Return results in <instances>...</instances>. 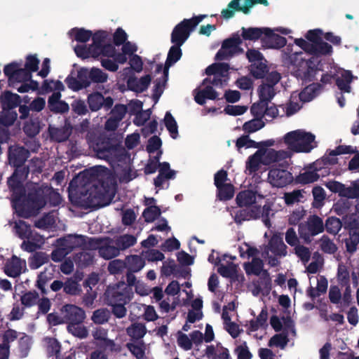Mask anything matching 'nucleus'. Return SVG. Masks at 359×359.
Here are the masks:
<instances>
[{
    "label": "nucleus",
    "mask_w": 359,
    "mask_h": 359,
    "mask_svg": "<svg viewBox=\"0 0 359 359\" xmlns=\"http://www.w3.org/2000/svg\"><path fill=\"white\" fill-rule=\"evenodd\" d=\"M320 29L309 30L303 39H294V43L304 50L294 51L292 46H288L283 51V59L285 64L292 66L294 75L304 81H310L315 78L316 73L321 70L320 56L330 54L332 46L321 41Z\"/></svg>",
    "instance_id": "obj_1"
},
{
    "label": "nucleus",
    "mask_w": 359,
    "mask_h": 359,
    "mask_svg": "<svg viewBox=\"0 0 359 359\" xmlns=\"http://www.w3.org/2000/svg\"><path fill=\"white\" fill-rule=\"evenodd\" d=\"M111 36L107 32L100 31L95 33L93 36V43L87 46L86 45H78L75 46L74 51L77 56L82 58L90 57H97L104 56L107 57H114L120 64H124L130 57L137 50V47L135 43L130 41L123 43L121 53H116L114 46L110 43Z\"/></svg>",
    "instance_id": "obj_2"
},
{
    "label": "nucleus",
    "mask_w": 359,
    "mask_h": 359,
    "mask_svg": "<svg viewBox=\"0 0 359 359\" xmlns=\"http://www.w3.org/2000/svg\"><path fill=\"white\" fill-rule=\"evenodd\" d=\"M21 170L17 169L13 175L9 178L8 183L13 191L12 195V205L15 212L20 217H28L32 214V211L27 209V206L29 205L33 209L39 210L43 208L46 204V200L42 196V194H49L54 197L55 201L53 203L54 205L59 204L61 201L60 196L48 188H46L45 190H39L36 193V198H32V202H27L25 203L24 189L22 182L20 180V175ZM25 172H22V175Z\"/></svg>",
    "instance_id": "obj_3"
},
{
    "label": "nucleus",
    "mask_w": 359,
    "mask_h": 359,
    "mask_svg": "<svg viewBox=\"0 0 359 359\" xmlns=\"http://www.w3.org/2000/svg\"><path fill=\"white\" fill-rule=\"evenodd\" d=\"M229 69V65L226 63L212 64L206 69L207 75L212 76L213 78L209 80L205 79L203 83L195 90V100L197 103L203 104L206 98L213 100L217 97V93L209 84L212 82L215 86L222 85L223 81H226Z\"/></svg>",
    "instance_id": "obj_4"
},
{
    "label": "nucleus",
    "mask_w": 359,
    "mask_h": 359,
    "mask_svg": "<svg viewBox=\"0 0 359 359\" xmlns=\"http://www.w3.org/2000/svg\"><path fill=\"white\" fill-rule=\"evenodd\" d=\"M280 141L287 147L286 151L293 153H309L318 145L316 135L304 129H297L285 133Z\"/></svg>",
    "instance_id": "obj_5"
},
{
    "label": "nucleus",
    "mask_w": 359,
    "mask_h": 359,
    "mask_svg": "<svg viewBox=\"0 0 359 359\" xmlns=\"http://www.w3.org/2000/svg\"><path fill=\"white\" fill-rule=\"evenodd\" d=\"M181 55L180 46L175 44L169 50L165 67H163L161 64L155 65L156 74L158 75V77L154 81V97L156 99H158L163 91L167 81L169 67L179 60Z\"/></svg>",
    "instance_id": "obj_6"
},
{
    "label": "nucleus",
    "mask_w": 359,
    "mask_h": 359,
    "mask_svg": "<svg viewBox=\"0 0 359 359\" xmlns=\"http://www.w3.org/2000/svg\"><path fill=\"white\" fill-rule=\"evenodd\" d=\"M15 232L22 239H27L22 243V248L26 251L32 252L39 248L43 243V238L39 235H32L30 226L25 222L19 220L15 222Z\"/></svg>",
    "instance_id": "obj_7"
},
{
    "label": "nucleus",
    "mask_w": 359,
    "mask_h": 359,
    "mask_svg": "<svg viewBox=\"0 0 359 359\" xmlns=\"http://www.w3.org/2000/svg\"><path fill=\"white\" fill-rule=\"evenodd\" d=\"M319 85L313 83L306 86L301 93L294 92L291 95L290 101L286 107V114L291 116L296 113L301 108V104L297 102L298 99L301 102H309L318 94Z\"/></svg>",
    "instance_id": "obj_8"
},
{
    "label": "nucleus",
    "mask_w": 359,
    "mask_h": 359,
    "mask_svg": "<svg viewBox=\"0 0 359 359\" xmlns=\"http://www.w3.org/2000/svg\"><path fill=\"white\" fill-rule=\"evenodd\" d=\"M205 15H199L189 20H184L173 29L171 34V41L181 46L189 38L190 32L201 22Z\"/></svg>",
    "instance_id": "obj_9"
},
{
    "label": "nucleus",
    "mask_w": 359,
    "mask_h": 359,
    "mask_svg": "<svg viewBox=\"0 0 359 359\" xmlns=\"http://www.w3.org/2000/svg\"><path fill=\"white\" fill-rule=\"evenodd\" d=\"M287 246L283 241V238L275 233L269 241L268 246L262 254L264 259H268L271 266L278 264V258L285 257L287 255Z\"/></svg>",
    "instance_id": "obj_10"
},
{
    "label": "nucleus",
    "mask_w": 359,
    "mask_h": 359,
    "mask_svg": "<svg viewBox=\"0 0 359 359\" xmlns=\"http://www.w3.org/2000/svg\"><path fill=\"white\" fill-rule=\"evenodd\" d=\"M120 79L126 81L128 88L136 93H142L146 90L151 81V75L147 74L137 78L135 74H131V69L123 68L118 72Z\"/></svg>",
    "instance_id": "obj_11"
},
{
    "label": "nucleus",
    "mask_w": 359,
    "mask_h": 359,
    "mask_svg": "<svg viewBox=\"0 0 359 359\" xmlns=\"http://www.w3.org/2000/svg\"><path fill=\"white\" fill-rule=\"evenodd\" d=\"M325 185L330 191L340 196L351 199L359 198V178L350 182L347 185L334 180L325 182Z\"/></svg>",
    "instance_id": "obj_12"
},
{
    "label": "nucleus",
    "mask_w": 359,
    "mask_h": 359,
    "mask_svg": "<svg viewBox=\"0 0 359 359\" xmlns=\"http://www.w3.org/2000/svg\"><path fill=\"white\" fill-rule=\"evenodd\" d=\"M276 32L287 35L290 34L292 30L283 27H276L274 29L266 27L265 35L262 39L264 47L278 49L285 45V38L276 34Z\"/></svg>",
    "instance_id": "obj_13"
},
{
    "label": "nucleus",
    "mask_w": 359,
    "mask_h": 359,
    "mask_svg": "<svg viewBox=\"0 0 359 359\" xmlns=\"http://www.w3.org/2000/svg\"><path fill=\"white\" fill-rule=\"evenodd\" d=\"M5 75L8 79L9 85L15 87L20 83L29 81L32 74L25 69L22 68V65L17 62H13L4 67Z\"/></svg>",
    "instance_id": "obj_14"
},
{
    "label": "nucleus",
    "mask_w": 359,
    "mask_h": 359,
    "mask_svg": "<svg viewBox=\"0 0 359 359\" xmlns=\"http://www.w3.org/2000/svg\"><path fill=\"white\" fill-rule=\"evenodd\" d=\"M293 181V176L290 172L284 168L273 166L270 168L268 173V182L276 187H283Z\"/></svg>",
    "instance_id": "obj_15"
},
{
    "label": "nucleus",
    "mask_w": 359,
    "mask_h": 359,
    "mask_svg": "<svg viewBox=\"0 0 359 359\" xmlns=\"http://www.w3.org/2000/svg\"><path fill=\"white\" fill-rule=\"evenodd\" d=\"M133 297L132 288L130 286L124 287L123 292H116L113 296L111 303L113 307V313L118 318H122L126 315V309L124 304L129 302Z\"/></svg>",
    "instance_id": "obj_16"
},
{
    "label": "nucleus",
    "mask_w": 359,
    "mask_h": 359,
    "mask_svg": "<svg viewBox=\"0 0 359 359\" xmlns=\"http://www.w3.org/2000/svg\"><path fill=\"white\" fill-rule=\"evenodd\" d=\"M256 3L267 5L266 0H233L226 8L222 10V15L224 18L233 17L235 11H241L244 13H248L250 8Z\"/></svg>",
    "instance_id": "obj_17"
},
{
    "label": "nucleus",
    "mask_w": 359,
    "mask_h": 359,
    "mask_svg": "<svg viewBox=\"0 0 359 359\" xmlns=\"http://www.w3.org/2000/svg\"><path fill=\"white\" fill-rule=\"evenodd\" d=\"M241 43V39L238 34H235L232 37L225 40L221 49L216 55L217 60H226L233 55L240 52L239 46Z\"/></svg>",
    "instance_id": "obj_18"
},
{
    "label": "nucleus",
    "mask_w": 359,
    "mask_h": 359,
    "mask_svg": "<svg viewBox=\"0 0 359 359\" xmlns=\"http://www.w3.org/2000/svg\"><path fill=\"white\" fill-rule=\"evenodd\" d=\"M80 78L84 86L90 85L91 82L102 83L108 79V74L102 69L96 67L81 68Z\"/></svg>",
    "instance_id": "obj_19"
},
{
    "label": "nucleus",
    "mask_w": 359,
    "mask_h": 359,
    "mask_svg": "<svg viewBox=\"0 0 359 359\" xmlns=\"http://www.w3.org/2000/svg\"><path fill=\"white\" fill-rule=\"evenodd\" d=\"M258 151L262 157L263 165H269L290 158V151L269 148H259Z\"/></svg>",
    "instance_id": "obj_20"
},
{
    "label": "nucleus",
    "mask_w": 359,
    "mask_h": 359,
    "mask_svg": "<svg viewBox=\"0 0 359 359\" xmlns=\"http://www.w3.org/2000/svg\"><path fill=\"white\" fill-rule=\"evenodd\" d=\"M323 230V220L317 217H310L306 224L299 226V231L300 236L307 240L310 236L317 235Z\"/></svg>",
    "instance_id": "obj_21"
},
{
    "label": "nucleus",
    "mask_w": 359,
    "mask_h": 359,
    "mask_svg": "<svg viewBox=\"0 0 359 359\" xmlns=\"http://www.w3.org/2000/svg\"><path fill=\"white\" fill-rule=\"evenodd\" d=\"M288 326L284 327V332L273 335L269 341L268 346L273 349L278 348L283 350L287 345L289 341L288 334L290 333L294 334V324L288 322Z\"/></svg>",
    "instance_id": "obj_22"
},
{
    "label": "nucleus",
    "mask_w": 359,
    "mask_h": 359,
    "mask_svg": "<svg viewBox=\"0 0 359 359\" xmlns=\"http://www.w3.org/2000/svg\"><path fill=\"white\" fill-rule=\"evenodd\" d=\"M17 116L13 110L2 109L0 114V142H6L8 139L7 127L14 123Z\"/></svg>",
    "instance_id": "obj_23"
},
{
    "label": "nucleus",
    "mask_w": 359,
    "mask_h": 359,
    "mask_svg": "<svg viewBox=\"0 0 359 359\" xmlns=\"http://www.w3.org/2000/svg\"><path fill=\"white\" fill-rule=\"evenodd\" d=\"M27 270L26 262L24 259L13 256L8 259L4 266V272L10 277L15 278Z\"/></svg>",
    "instance_id": "obj_24"
},
{
    "label": "nucleus",
    "mask_w": 359,
    "mask_h": 359,
    "mask_svg": "<svg viewBox=\"0 0 359 359\" xmlns=\"http://www.w3.org/2000/svg\"><path fill=\"white\" fill-rule=\"evenodd\" d=\"M309 280L310 287L307 290V294L311 298L318 297L327 291L328 283L324 276L309 277Z\"/></svg>",
    "instance_id": "obj_25"
},
{
    "label": "nucleus",
    "mask_w": 359,
    "mask_h": 359,
    "mask_svg": "<svg viewBox=\"0 0 359 359\" xmlns=\"http://www.w3.org/2000/svg\"><path fill=\"white\" fill-rule=\"evenodd\" d=\"M93 243H95L93 246H97L99 249L100 255L104 259H111L119 254V249L116 245V242L109 240H104L100 243L96 240H92Z\"/></svg>",
    "instance_id": "obj_26"
},
{
    "label": "nucleus",
    "mask_w": 359,
    "mask_h": 359,
    "mask_svg": "<svg viewBox=\"0 0 359 359\" xmlns=\"http://www.w3.org/2000/svg\"><path fill=\"white\" fill-rule=\"evenodd\" d=\"M62 315L64 316L65 323L69 325L74 323H82L85 318V312L74 305H66L62 309Z\"/></svg>",
    "instance_id": "obj_27"
},
{
    "label": "nucleus",
    "mask_w": 359,
    "mask_h": 359,
    "mask_svg": "<svg viewBox=\"0 0 359 359\" xmlns=\"http://www.w3.org/2000/svg\"><path fill=\"white\" fill-rule=\"evenodd\" d=\"M88 102L92 111H97L102 106L107 109L110 108L113 105L114 100L111 97H104L100 93H94L89 95Z\"/></svg>",
    "instance_id": "obj_28"
},
{
    "label": "nucleus",
    "mask_w": 359,
    "mask_h": 359,
    "mask_svg": "<svg viewBox=\"0 0 359 359\" xmlns=\"http://www.w3.org/2000/svg\"><path fill=\"white\" fill-rule=\"evenodd\" d=\"M262 200L263 198L261 195L250 190L239 193L236 197L237 203L240 206H252V209H254L253 206L259 204Z\"/></svg>",
    "instance_id": "obj_29"
},
{
    "label": "nucleus",
    "mask_w": 359,
    "mask_h": 359,
    "mask_svg": "<svg viewBox=\"0 0 359 359\" xmlns=\"http://www.w3.org/2000/svg\"><path fill=\"white\" fill-rule=\"evenodd\" d=\"M334 75L339 89L342 92L349 93L351 90L349 84L354 79L351 72L338 68Z\"/></svg>",
    "instance_id": "obj_30"
},
{
    "label": "nucleus",
    "mask_w": 359,
    "mask_h": 359,
    "mask_svg": "<svg viewBox=\"0 0 359 359\" xmlns=\"http://www.w3.org/2000/svg\"><path fill=\"white\" fill-rule=\"evenodd\" d=\"M319 163L315 162L310 168L306 169L302 173L297 177V181L302 184L312 183L318 180L320 174L318 172Z\"/></svg>",
    "instance_id": "obj_31"
},
{
    "label": "nucleus",
    "mask_w": 359,
    "mask_h": 359,
    "mask_svg": "<svg viewBox=\"0 0 359 359\" xmlns=\"http://www.w3.org/2000/svg\"><path fill=\"white\" fill-rule=\"evenodd\" d=\"M61 94L59 92L53 93L48 99V107L53 111L64 113L69 110V105L60 100Z\"/></svg>",
    "instance_id": "obj_32"
},
{
    "label": "nucleus",
    "mask_w": 359,
    "mask_h": 359,
    "mask_svg": "<svg viewBox=\"0 0 359 359\" xmlns=\"http://www.w3.org/2000/svg\"><path fill=\"white\" fill-rule=\"evenodd\" d=\"M0 101L2 109L13 110L20 102V97L11 92L6 91L1 94Z\"/></svg>",
    "instance_id": "obj_33"
},
{
    "label": "nucleus",
    "mask_w": 359,
    "mask_h": 359,
    "mask_svg": "<svg viewBox=\"0 0 359 359\" xmlns=\"http://www.w3.org/2000/svg\"><path fill=\"white\" fill-rule=\"evenodd\" d=\"M206 355L211 359H229V353L227 348L220 344L208 346L205 350Z\"/></svg>",
    "instance_id": "obj_34"
},
{
    "label": "nucleus",
    "mask_w": 359,
    "mask_h": 359,
    "mask_svg": "<svg viewBox=\"0 0 359 359\" xmlns=\"http://www.w3.org/2000/svg\"><path fill=\"white\" fill-rule=\"evenodd\" d=\"M347 250L353 252L356 250V247L359 243V224L354 222L350 226V237L346 240Z\"/></svg>",
    "instance_id": "obj_35"
},
{
    "label": "nucleus",
    "mask_w": 359,
    "mask_h": 359,
    "mask_svg": "<svg viewBox=\"0 0 359 359\" xmlns=\"http://www.w3.org/2000/svg\"><path fill=\"white\" fill-rule=\"evenodd\" d=\"M28 157V151L23 147H13L9 149V160L15 165L23 162Z\"/></svg>",
    "instance_id": "obj_36"
},
{
    "label": "nucleus",
    "mask_w": 359,
    "mask_h": 359,
    "mask_svg": "<svg viewBox=\"0 0 359 359\" xmlns=\"http://www.w3.org/2000/svg\"><path fill=\"white\" fill-rule=\"evenodd\" d=\"M263 165L262 157L258 150L253 154L248 157L246 161V172L249 174L255 172L259 170Z\"/></svg>",
    "instance_id": "obj_37"
},
{
    "label": "nucleus",
    "mask_w": 359,
    "mask_h": 359,
    "mask_svg": "<svg viewBox=\"0 0 359 359\" xmlns=\"http://www.w3.org/2000/svg\"><path fill=\"white\" fill-rule=\"evenodd\" d=\"M353 151V149L349 146H339L334 149L330 150L328 154L324 156V161L328 164H335L337 163L336 156L343 154H348Z\"/></svg>",
    "instance_id": "obj_38"
},
{
    "label": "nucleus",
    "mask_w": 359,
    "mask_h": 359,
    "mask_svg": "<svg viewBox=\"0 0 359 359\" xmlns=\"http://www.w3.org/2000/svg\"><path fill=\"white\" fill-rule=\"evenodd\" d=\"M17 337L15 331L9 330L6 331L4 335V343L0 345V359H8V346L10 341H13Z\"/></svg>",
    "instance_id": "obj_39"
},
{
    "label": "nucleus",
    "mask_w": 359,
    "mask_h": 359,
    "mask_svg": "<svg viewBox=\"0 0 359 359\" xmlns=\"http://www.w3.org/2000/svg\"><path fill=\"white\" fill-rule=\"evenodd\" d=\"M257 91L259 99L262 102H266L270 101L276 94L274 86H273V85H269V83H263L261 86H259Z\"/></svg>",
    "instance_id": "obj_40"
},
{
    "label": "nucleus",
    "mask_w": 359,
    "mask_h": 359,
    "mask_svg": "<svg viewBox=\"0 0 359 359\" xmlns=\"http://www.w3.org/2000/svg\"><path fill=\"white\" fill-rule=\"evenodd\" d=\"M266 27L258 28V27H250V28H242V36L245 40H257L260 38L262 35H265V30Z\"/></svg>",
    "instance_id": "obj_41"
},
{
    "label": "nucleus",
    "mask_w": 359,
    "mask_h": 359,
    "mask_svg": "<svg viewBox=\"0 0 359 359\" xmlns=\"http://www.w3.org/2000/svg\"><path fill=\"white\" fill-rule=\"evenodd\" d=\"M164 124L171 137L176 139L178 137V126L175 119L170 112H167L165 114L164 117Z\"/></svg>",
    "instance_id": "obj_42"
},
{
    "label": "nucleus",
    "mask_w": 359,
    "mask_h": 359,
    "mask_svg": "<svg viewBox=\"0 0 359 359\" xmlns=\"http://www.w3.org/2000/svg\"><path fill=\"white\" fill-rule=\"evenodd\" d=\"M64 89L62 83L57 80H46L42 85V90L45 93L59 92L60 93Z\"/></svg>",
    "instance_id": "obj_43"
},
{
    "label": "nucleus",
    "mask_w": 359,
    "mask_h": 359,
    "mask_svg": "<svg viewBox=\"0 0 359 359\" xmlns=\"http://www.w3.org/2000/svg\"><path fill=\"white\" fill-rule=\"evenodd\" d=\"M126 264L129 271L137 272L144 266V262L140 257L133 255L127 258Z\"/></svg>",
    "instance_id": "obj_44"
},
{
    "label": "nucleus",
    "mask_w": 359,
    "mask_h": 359,
    "mask_svg": "<svg viewBox=\"0 0 359 359\" xmlns=\"http://www.w3.org/2000/svg\"><path fill=\"white\" fill-rule=\"evenodd\" d=\"M69 35L78 41L86 42L92 36V33L83 29L74 28L69 32Z\"/></svg>",
    "instance_id": "obj_45"
},
{
    "label": "nucleus",
    "mask_w": 359,
    "mask_h": 359,
    "mask_svg": "<svg viewBox=\"0 0 359 359\" xmlns=\"http://www.w3.org/2000/svg\"><path fill=\"white\" fill-rule=\"evenodd\" d=\"M264 126V123L262 118H255L252 120L244 123L243 129L244 131L251 133H255Z\"/></svg>",
    "instance_id": "obj_46"
},
{
    "label": "nucleus",
    "mask_w": 359,
    "mask_h": 359,
    "mask_svg": "<svg viewBox=\"0 0 359 359\" xmlns=\"http://www.w3.org/2000/svg\"><path fill=\"white\" fill-rule=\"evenodd\" d=\"M259 217V212H255L254 209H251L250 212L247 210H241L238 211L235 215V221L241 223L242 221L250 220Z\"/></svg>",
    "instance_id": "obj_47"
},
{
    "label": "nucleus",
    "mask_w": 359,
    "mask_h": 359,
    "mask_svg": "<svg viewBox=\"0 0 359 359\" xmlns=\"http://www.w3.org/2000/svg\"><path fill=\"white\" fill-rule=\"evenodd\" d=\"M68 331L74 336L79 338H85L88 335V330L81 325V323H74L68 325Z\"/></svg>",
    "instance_id": "obj_48"
},
{
    "label": "nucleus",
    "mask_w": 359,
    "mask_h": 359,
    "mask_svg": "<svg viewBox=\"0 0 359 359\" xmlns=\"http://www.w3.org/2000/svg\"><path fill=\"white\" fill-rule=\"evenodd\" d=\"M253 208H255L254 210L255 212H259V217H262L265 225L269 227L271 226V224L269 217L271 215H273V213L272 212V210L271 209V207L269 205H264L262 208H261L257 205L253 206Z\"/></svg>",
    "instance_id": "obj_49"
},
{
    "label": "nucleus",
    "mask_w": 359,
    "mask_h": 359,
    "mask_svg": "<svg viewBox=\"0 0 359 359\" xmlns=\"http://www.w3.org/2000/svg\"><path fill=\"white\" fill-rule=\"evenodd\" d=\"M127 332L133 338L140 339L146 334V327L142 323H135L127 329Z\"/></svg>",
    "instance_id": "obj_50"
},
{
    "label": "nucleus",
    "mask_w": 359,
    "mask_h": 359,
    "mask_svg": "<svg viewBox=\"0 0 359 359\" xmlns=\"http://www.w3.org/2000/svg\"><path fill=\"white\" fill-rule=\"evenodd\" d=\"M250 73L256 79L263 78L266 72V65L264 61L258 63H253L250 65Z\"/></svg>",
    "instance_id": "obj_51"
},
{
    "label": "nucleus",
    "mask_w": 359,
    "mask_h": 359,
    "mask_svg": "<svg viewBox=\"0 0 359 359\" xmlns=\"http://www.w3.org/2000/svg\"><path fill=\"white\" fill-rule=\"evenodd\" d=\"M245 269L247 273L258 275L262 272L263 269L262 261L259 259L255 258L251 262L245 264Z\"/></svg>",
    "instance_id": "obj_52"
},
{
    "label": "nucleus",
    "mask_w": 359,
    "mask_h": 359,
    "mask_svg": "<svg viewBox=\"0 0 359 359\" xmlns=\"http://www.w3.org/2000/svg\"><path fill=\"white\" fill-rule=\"evenodd\" d=\"M218 189V196L221 200H229L231 198L234 194L233 187L230 183L224 184Z\"/></svg>",
    "instance_id": "obj_53"
},
{
    "label": "nucleus",
    "mask_w": 359,
    "mask_h": 359,
    "mask_svg": "<svg viewBox=\"0 0 359 359\" xmlns=\"http://www.w3.org/2000/svg\"><path fill=\"white\" fill-rule=\"evenodd\" d=\"M136 243V238L130 235H124L120 236L116 241V245L120 250L126 249L132 245H133Z\"/></svg>",
    "instance_id": "obj_54"
},
{
    "label": "nucleus",
    "mask_w": 359,
    "mask_h": 359,
    "mask_svg": "<svg viewBox=\"0 0 359 359\" xmlns=\"http://www.w3.org/2000/svg\"><path fill=\"white\" fill-rule=\"evenodd\" d=\"M177 343L178 346L184 351H189L192 348V342L190 336L178 332L177 334Z\"/></svg>",
    "instance_id": "obj_55"
},
{
    "label": "nucleus",
    "mask_w": 359,
    "mask_h": 359,
    "mask_svg": "<svg viewBox=\"0 0 359 359\" xmlns=\"http://www.w3.org/2000/svg\"><path fill=\"white\" fill-rule=\"evenodd\" d=\"M304 198V191L302 190H294L292 192L285 193L284 199L287 205H292L295 203L302 201Z\"/></svg>",
    "instance_id": "obj_56"
},
{
    "label": "nucleus",
    "mask_w": 359,
    "mask_h": 359,
    "mask_svg": "<svg viewBox=\"0 0 359 359\" xmlns=\"http://www.w3.org/2000/svg\"><path fill=\"white\" fill-rule=\"evenodd\" d=\"M128 69H131V74H134V72L140 73L143 69V62L142 58L137 55H133L129 57Z\"/></svg>",
    "instance_id": "obj_57"
},
{
    "label": "nucleus",
    "mask_w": 359,
    "mask_h": 359,
    "mask_svg": "<svg viewBox=\"0 0 359 359\" xmlns=\"http://www.w3.org/2000/svg\"><path fill=\"white\" fill-rule=\"evenodd\" d=\"M128 347L132 354L135 355L137 359H142L144 357L146 353V347L143 344H128Z\"/></svg>",
    "instance_id": "obj_58"
},
{
    "label": "nucleus",
    "mask_w": 359,
    "mask_h": 359,
    "mask_svg": "<svg viewBox=\"0 0 359 359\" xmlns=\"http://www.w3.org/2000/svg\"><path fill=\"white\" fill-rule=\"evenodd\" d=\"M20 83V85L19 86H18V85H15V87L14 88L21 93L34 91L39 88V83L35 81L31 80V79L29 80V81L22 82Z\"/></svg>",
    "instance_id": "obj_59"
},
{
    "label": "nucleus",
    "mask_w": 359,
    "mask_h": 359,
    "mask_svg": "<svg viewBox=\"0 0 359 359\" xmlns=\"http://www.w3.org/2000/svg\"><path fill=\"white\" fill-rule=\"evenodd\" d=\"M161 214L159 208L156 205L148 207L143 212V217L146 222H151L157 218Z\"/></svg>",
    "instance_id": "obj_60"
},
{
    "label": "nucleus",
    "mask_w": 359,
    "mask_h": 359,
    "mask_svg": "<svg viewBox=\"0 0 359 359\" xmlns=\"http://www.w3.org/2000/svg\"><path fill=\"white\" fill-rule=\"evenodd\" d=\"M291 322L293 324V322L290 319H280L277 316H273L271 318L270 323L271 327L276 331H280L283 330L284 332V327L288 326L289 323Z\"/></svg>",
    "instance_id": "obj_61"
},
{
    "label": "nucleus",
    "mask_w": 359,
    "mask_h": 359,
    "mask_svg": "<svg viewBox=\"0 0 359 359\" xmlns=\"http://www.w3.org/2000/svg\"><path fill=\"white\" fill-rule=\"evenodd\" d=\"M48 260V256L42 252L35 254L30 260V267L34 269L39 268L41 265L47 262Z\"/></svg>",
    "instance_id": "obj_62"
},
{
    "label": "nucleus",
    "mask_w": 359,
    "mask_h": 359,
    "mask_svg": "<svg viewBox=\"0 0 359 359\" xmlns=\"http://www.w3.org/2000/svg\"><path fill=\"white\" fill-rule=\"evenodd\" d=\"M218 272L224 277H233L237 272V266L233 263L227 265L221 264L218 268Z\"/></svg>",
    "instance_id": "obj_63"
},
{
    "label": "nucleus",
    "mask_w": 359,
    "mask_h": 359,
    "mask_svg": "<svg viewBox=\"0 0 359 359\" xmlns=\"http://www.w3.org/2000/svg\"><path fill=\"white\" fill-rule=\"evenodd\" d=\"M235 352L237 355V359H251L252 358V354L245 341L241 342L237 346Z\"/></svg>",
    "instance_id": "obj_64"
}]
</instances>
